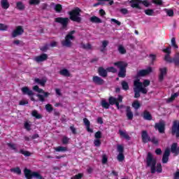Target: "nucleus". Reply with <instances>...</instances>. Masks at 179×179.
Segmentation results:
<instances>
[{
  "mask_svg": "<svg viewBox=\"0 0 179 179\" xmlns=\"http://www.w3.org/2000/svg\"><path fill=\"white\" fill-rule=\"evenodd\" d=\"M69 18L58 17L55 19L56 23L62 24V30H68V25L70 20L72 22H76V23H80L82 22V17H80V8H76L69 13ZM70 19V20H69Z\"/></svg>",
  "mask_w": 179,
  "mask_h": 179,
  "instance_id": "nucleus-1",
  "label": "nucleus"
},
{
  "mask_svg": "<svg viewBox=\"0 0 179 179\" xmlns=\"http://www.w3.org/2000/svg\"><path fill=\"white\" fill-rule=\"evenodd\" d=\"M115 66H117L119 69V73L117 74L118 78H125L127 76V67L128 66V63L124 61H118L113 63Z\"/></svg>",
  "mask_w": 179,
  "mask_h": 179,
  "instance_id": "nucleus-2",
  "label": "nucleus"
},
{
  "mask_svg": "<svg viewBox=\"0 0 179 179\" xmlns=\"http://www.w3.org/2000/svg\"><path fill=\"white\" fill-rule=\"evenodd\" d=\"M145 159L146 166L150 167L151 174H155V173H156V164L157 161L153 157V154H152V152H148Z\"/></svg>",
  "mask_w": 179,
  "mask_h": 179,
  "instance_id": "nucleus-3",
  "label": "nucleus"
},
{
  "mask_svg": "<svg viewBox=\"0 0 179 179\" xmlns=\"http://www.w3.org/2000/svg\"><path fill=\"white\" fill-rule=\"evenodd\" d=\"M76 31H70L68 34L66 35L64 40L62 41V47H66L67 48H71L72 47V41L75 40V34Z\"/></svg>",
  "mask_w": 179,
  "mask_h": 179,
  "instance_id": "nucleus-4",
  "label": "nucleus"
},
{
  "mask_svg": "<svg viewBox=\"0 0 179 179\" xmlns=\"http://www.w3.org/2000/svg\"><path fill=\"white\" fill-rule=\"evenodd\" d=\"M24 174L27 179H44L38 172L31 171V170L27 169V168L24 169Z\"/></svg>",
  "mask_w": 179,
  "mask_h": 179,
  "instance_id": "nucleus-5",
  "label": "nucleus"
},
{
  "mask_svg": "<svg viewBox=\"0 0 179 179\" xmlns=\"http://www.w3.org/2000/svg\"><path fill=\"white\" fill-rule=\"evenodd\" d=\"M152 67L149 66L146 69H142L140 70L137 74L135 76L136 80H138V82H141V77L146 76L147 75H149V73H152Z\"/></svg>",
  "mask_w": 179,
  "mask_h": 179,
  "instance_id": "nucleus-6",
  "label": "nucleus"
},
{
  "mask_svg": "<svg viewBox=\"0 0 179 179\" xmlns=\"http://www.w3.org/2000/svg\"><path fill=\"white\" fill-rule=\"evenodd\" d=\"M134 87H137L141 93L143 94H148V89L146 87H143V84L142 82H139L138 80L134 81Z\"/></svg>",
  "mask_w": 179,
  "mask_h": 179,
  "instance_id": "nucleus-7",
  "label": "nucleus"
},
{
  "mask_svg": "<svg viewBox=\"0 0 179 179\" xmlns=\"http://www.w3.org/2000/svg\"><path fill=\"white\" fill-rule=\"evenodd\" d=\"M118 155L117 159L118 162H124L125 160V156L124 155V146L122 145H117Z\"/></svg>",
  "mask_w": 179,
  "mask_h": 179,
  "instance_id": "nucleus-8",
  "label": "nucleus"
},
{
  "mask_svg": "<svg viewBox=\"0 0 179 179\" xmlns=\"http://www.w3.org/2000/svg\"><path fill=\"white\" fill-rule=\"evenodd\" d=\"M24 33V29L23 27L19 25L17 26L15 29L12 33V37L15 38V37H17V36H22Z\"/></svg>",
  "mask_w": 179,
  "mask_h": 179,
  "instance_id": "nucleus-9",
  "label": "nucleus"
},
{
  "mask_svg": "<svg viewBox=\"0 0 179 179\" xmlns=\"http://www.w3.org/2000/svg\"><path fill=\"white\" fill-rule=\"evenodd\" d=\"M155 128L159 131V134H164V131H166V124L164 122L155 123Z\"/></svg>",
  "mask_w": 179,
  "mask_h": 179,
  "instance_id": "nucleus-10",
  "label": "nucleus"
},
{
  "mask_svg": "<svg viewBox=\"0 0 179 179\" xmlns=\"http://www.w3.org/2000/svg\"><path fill=\"white\" fill-rule=\"evenodd\" d=\"M159 74L158 76L159 82L162 83L164 80V76L167 75V67L160 68L159 69Z\"/></svg>",
  "mask_w": 179,
  "mask_h": 179,
  "instance_id": "nucleus-11",
  "label": "nucleus"
},
{
  "mask_svg": "<svg viewBox=\"0 0 179 179\" xmlns=\"http://www.w3.org/2000/svg\"><path fill=\"white\" fill-rule=\"evenodd\" d=\"M172 135H176V138H179V122H174L171 128Z\"/></svg>",
  "mask_w": 179,
  "mask_h": 179,
  "instance_id": "nucleus-12",
  "label": "nucleus"
},
{
  "mask_svg": "<svg viewBox=\"0 0 179 179\" xmlns=\"http://www.w3.org/2000/svg\"><path fill=\"white\" fill-rule=\"evenodd\" d=\"M48 59V55L45 53H43L39 56H36L34 58V61H36V62H38V64H39V62H44V61H47Z\"/></svg>",
  "mask_w": 179,
  "mask_h": 179,
  "instance_id": "nucleus-13",
  "label": "nucleus"
},
{
  "mask_svg": "<svg viewBox=\"0 0 179 179\" xmlns=\"http://www.w3.org/2000/svg\"><path fill=\"white\" fill-rule=\"evenodd\" d=\"M141 139L143 143H148L150 142V136L148 134V131L146 130H143L141 132Z\"/></svg>",
  "mask_w": 179,
  "mask_h": 179,
  "instance_id": "nucleus-14",
  "label": "nucleus"
},
{
  "mask_svg": "<svg viewBox=\"0 0 179 179\" xmlns=\"http://www.w3.org/2000/svg\"><path fill=\"white\" fill-rule=\"evenodd\" d=\"M141 117H143V120H145V121H152L153 120V116H152L150 112L148 111L147 110L143 112Z\"/></svg>",
  "mask_w": 179,
  "mask_h": 179,
  "instance_id": "nucleus-15",
  "label": "nucleus"
},
{
  "mask_svg": "<svg viewBox=\"0 0 179 179\" xmlns=\"http://www.w3.org/2000/svg\"><path fill=\"white\" fill-rule=\"evenodd\" d=\"M92 82L98 86H101L104 85V80L97 76H94L92 77Z\"/></svg>",
  "mask_w": 179,
  "mask_h": 179,
  "instance_id": "nucleus-16",
  "label": "nucleus"
},
{
  "mask_svg": "<svg viewBox=\"0 0 179 179\" xmlns=\"http://www.w3.org/2000/svg\"><path fill=\"white\" fill-rule=\"evenodd\" d=\"M141 2H142V0H131L130 1L131 6V8H136V9H142V7H141Z\"/></svg>",
  "mask_w": 179,
  "mask_h": 179,
  "instance_id": "nucleus-17",
  "label": "nucleus"
},
{
  "mask_svg": "<svg viewBox=\"0 0 179 179\" xmlns=\"http://www.w3.org/2000/svg\"><path fill=\"white\" fill-rule=\"evenodd\" d=\"M170 150L166 148L162 156V163L166 164L169 162V157H170Z\"/></svg>",
  "mask_w": 179,
  "mask_h": 179,
  "instance_id": "nucleus-18",
  "label": "nucleus"
},
{
  "mask_svg": "<svg viewBox=\"0 0 179 179\" xmlns=\"http://www.w3.org/2000/svg\"><path fill=\"white\" fill-rule=\"evenodd\" d=\"M108 72L107 69H105L103 67H99L98 69V73L101 78H107L108 75Z\"/></svg>",
  "mask_w": 179,
  "mask_h": 179,
  "instance_id": "nucleus-19",
  "label": "nucleus"
},
{
  "mask_svg": "<svg viewBox=\"0 0 179 179\" xmlns=\"http://www.w3.org/2000/svg\"><path fill=\"white\" fill-rule=\"evenodd\" d=\"M22 92V94L24 95H27V96H33L34 94V93L33 92V91L30 89H29V87H23L21 89Z\"/></svg>",
  "mask_w": 179,
  "mask_h": 179,
  "instance_id": "nucleus-20",
  "label": "nucleus"
},
{
  "mask_svg": "<svg viewBox=\"0 0 179 179\" xmlns=\"http://www.w3.org/2000/svg\"><path fill=\"white\" fill-rule=\"evenodd\" d=\"M126 116L128 120L130 121L134 120V113H132V110H131V106H127L126 107Z\"/></svg>",
  "mask_w": 179,
  "mask_h": 179,
  "instance_id": "nucleus-21",
  "label": "nucleus"
},
{
  "mask_svg": "<svg viewBox=\"0 0 179 179\" xmlns=\"http://www.w3.org/2000/svg\"><path fill=\"white\" fill-rule=\"evenodd\" d=\"M178 146V144H177V143H173L171 147V152L172 153H175L176 155H179V147Z\"/></svg>",
  "mask_w": 179,
  "mask_h": 179,
  "instance_id": "nucleus-22",
  "label": "nucleus"
},
{
  "mask_svg": "<svg viewBox=\"0 0 179 179\" xmlns=\"http://www.w3.org/2000/svg\"><path fill=\"white\" fill-rule=\"evenodd\" d=\"M83 122L86 127V129L87 131V132H90L91 134H92L93 130L92 129H90V121H89V120L86 117H85L83 119Z\"/></svg>",
  "mask_w": 179,
  "mask_h": 179,
  "instance_id": "nucleus-23",
  "label": "nucleus"
},
{
  "mask_svg": "<svg viewBox=\"0 0 179 179\" xmlns=\"http://www.w3.org/2000/svg\"><path fill=\"white\" fill-rule=\"evenodd\" d=\"M43 95L38 94L37 97L39 99V101H41L42 103L45 101V99L44 97H48L50 94L49 92L43 91V93H42Z\"/></svg>",
  "mask_w": 179,
  "mask_h": 179,
  "instance_id": "nucleus-24",
  "label": "nucleus"
},
{
  "mask_svg": "<svg viewBox=\"0 0 179 179\" xmlns=\"http://www.w3.org/2000/svg\"><path fill=\"white\" fill-rule=\"evenodd\" d=\"M1 8L3 9H9V6H10V4H9V1L8 0H1Z\"/></svg>",
  "mask_w": 179,
  "mask_h": 179,
  "instance_id": "nucleus-25",
  "label": "nucleus"
},
{
  "mask_svg": "<svg viewBox=\"0 0 179 179\" xmlns=\"http://www.w3.org/2000/svg\"><path fill=\"white\" fill-rule=\"evenodd\" d=\"M119 134L120 136H122V138H124V139H127V141H131V137L128 134H127V131H123L122 130H119Z\"/></svg>",
  "mask_w": 179,
  "mask_h": 179,
  "instance_id": "nucleus-26",
  "label": "nucleus"
},
{
  "mask_svg": "<svg viewBox=\"0 0 179 179\" xmlns=\"http://www.w3.org/2000/svg\"><path fill=\"white\" fill-rule=\"evenodd\" d=\"M90 22L92 23H102L103 21L99 17L94 15L90 18Z\"/></svg>",
  "mask_w": 179,
  "mask_h": 179,
  "instance_id": "nucleus-27",
  "label": "nucleus"
},
{
  "mask_svg": "<svg viewBox=\"0 0 179 179\" xmlns=\"http://www.w3.org/2000/svg\"><path fill=\"white\" fill-rule=\"evenodd\" d=\"M59 74L62 75V76H66V78H69L71 76V73L68 69H64L59 71Z\"/></svg>",
  "mask_w": 179,
  "mask_h": 179,
  "instance_id": "nucleus-28",
  "label": "nucleus"
},
{
  "mask_svg": "<svg viewBox=\"0 0 179 179\" xmlns=\"http://www.w3.org/2000/svg\"><path fill=\"white\" fill-rule=\"evenodd\" d=\"M80 47L83 50H92V45L90 43L85 44L83 42H82L80 44Z\"/></svg>",
  "mask_w": 179,
  "mask_h": 179,
  "instance_id": "nucleus-29",
  "label": "nucleus"
},
{
  "mask_svg": "<svg viewBox=\"0 0 179 179\" xmlns=\"http://www.w3.org/2000/svg\"><path fill=\"white\" fill-rule=\"evenodd\" d=\"M117 51H119L120 54H121L122 55L127 54V50L125 49V48H124L122 45H119L117 48Z\"/></svg>",
  "mask_w": 179,
  "mask_h": 179,
  "instance_id": "nucleus-30",
  "label": "nucleus"
},
{
  "mask_svg": "<svg viewBox=\"0 0 179 179\" xmlns=\"http://www.w3.org/2000/svg\"><path fill=\"white\" fill-rule=\"evenodd\" d=\"M35 82L36 83H38V85H41V86H45V83H47V80H41L40 78H36L35 79Z\"/></svg>",
  "mask_w": 179,
  "mask_h": 179,
  "instance_id": "nucleus-31",
  "label": "nucleus"
},
{
  "mask_svg": "<svg viewBox=\"0 0 179 179\" xmlns=\"http://www.w3.org/2000/svg\"><path fill=\"white\" fill-rule=\"evenodd\" d=\"M7 146H8V148H10V149H11V150H14V152H15V153H17L19 152V150L16 148V144H15V143H8Z\"/></svg>",
  "mask_w": 179,
  "mask_h": 179,
  "instance_id": "nucleus-32",
  "label": "nucleus"
},
{
  "mask_svg": "<svg viewBox=\"0 0 179 179\" xmlns=\"http://www.w3.org/2000/svg\"><path fill=\"white\" fill-rule=\"evenodd\" d=\"M32 116L36 118V120H41L43 118V115H41L36 110L32 111Z\"/></svg>",
  "mask_w": 179,
  "mask_h": 179,
  "instance_id": "nucleus-33",
  "label": "nucleus"
},
{
  "mask_svg": "<svg viewBox=\"0 0 179 179\" xmlns=\"http://www.w3.org/2000/svg\"><path fill=\"white\" fill-rule=\"evenodd\" d=\"M132 108H134L135 110H138V108H141V103H139V101L136 100L134 101L132 104Z\"/></svg>",
  "mask_w": 179,
  "mask_h": 179,
  "instance_id": "nucleus-34",
  "label": "nucleus"
},
{
  "mask_svg": "<svg viewBox=\"0 0 179 179\" xmlns=\"http://www.w3.org/2000/svg\"><path fill=\"white\" fill-rule=\"evenodd\" d=\"M101 105L103 107V108H106V110H108V108H110V102H107L106 101V99H103L101 102Z\"/></svg>",
  "mask_w": 179,
  "mask_h": 179,
  "instance_id": "nucleus-35",
  "label": "nucleus"
},
{
  "mask_svg": "<svg viewBox=\"0 0 179 179\" xmlns=\"http://www.w3.org/2000/svg\"><path fill=\"white\" fill-rule=\"evenodd\" d=\"M134 99H139V97H141V91H139V89L135 87L134 88Z\"/></svg>",
  "mask_w": 179,
  "mask_h": 179,
  "instance_id": "nucleus-36",
  "label": "nucleus"
},
{
  "mask_svg": "<svg viewBox=\"0 0 179 179\" xmlns=\"http://www.w3.org/2000/svg\"><path fill=\"white\" fill-rule=\"evenodd\" d=\"M55 10L56 13H61L62 12V5L57 3L55 6Z\"/></svg>",
  "mask_w": 179,
  "mask_h": 179,
  "instance_id": "nucleus-37",
  "label": "nucleus"
},
{
  "mask_svg": "<svg viewBox=\"0 0 179 179\" xmlns=\"http://www.w3.org/2000/svg\"><path fill=\"white\" fill-rule=\"evenodd\" d=\"M55 152H66L68 150V148L66 147H62V146H58L57 148H55Z\"/></svg>",
  "mask_w": 179,
  "mask_h": 179,
  "instance_id": "nucleus-38",
  "label": "nucleus"
},
{
  "mask_svg": "<svg viewBox=\"0 0 179 179\" xmlns=\"http://www.w3.org/2000/svg\"><path fill=\"white\" fill-rule=\"evenodd\" d=\"M121 85L123 90H129V85L127 81H122Z\"/></svg>",
  "mask_w": 179,
  "mask_h": 179,
  "instance_id": "nucleus-39",
  "label": "nucleus"
},
{
  "mask_svg": "<svg viewBox=\"0 0 179 179\" xmlns=\"http://www.w3.org/2000/svg\"><path fill=\"white\" fill-rule=\"evenodd\" d=\"M164 59L166 62H169V64H173V58H171L170 55H165Z\"/></svg>",
  "mask_w": 179,
  "mask_h": 179,
  "instance_id": "nucleus-40",
  "label": "nucleus"
},
{
  "mask_svg": "<svg viewBox=\"0 0 179 179\" xmlns=\"http://www.w3.org/2000/svg\"><path fill=\"white\" fill-rule=\"evenodd\" d=\"M16 6H17V9H18V10H24V5L22 1L17 2Z\"/></svg>",
  "mask_w": 179,
  "mask_h": 179,
  "instance_id": "nucleus-41",
  "label": "nucleus"
},
{
  "mask_svg": "<svg viewBox=\"0 0 179 179\" xmlns=\"http://www.w3.org/2000/svg\"><path fill=\"white\" fill-rule=\"evenodd\" d=\"M70 138H68L66 136H64L62 138V143L63 145H68L69 143Z\"/></svg>",
  "mask_w": 179,
  "mask_h": 179,
  "instance_id": "nucleus-42",
  "label": "nucleus"
},
{
  "mask_svg": "<svg viewBox=\"0 0 179 179\" xmlns=\"http://www.w3.org/2000/svg\"><path fill=\"white\" fill-rule=\"evenodd\" d=\"M20 153H21V155H24V156L26 157H29V156H31V153H30V152L24 151L23 149L20 150Z\"/></svg>",
  "mask_w": 179,
  "mask_h": 179,
  "instance_id": "nucleus-43",
  "label": "nucleus"
},
{
  "mask_svg": "<svg viewBox=\"0 0 179 179\" xmlns=\"http://www.w3.org/2000/svg\"><path fill=\"white\" fill-rule=\"evenodd\" d=\"M45 110L48 113H52L54 108L52 107V105L48 103L45 105Z\"/></svg>",
  "mask_w": 179,
  "mask_h": 179,
  "instance_id": "nucleus-44",
  "label": "nucleus"
},
{
  "mask_svg": "<svg viewBox=\"0 0 179 179\" xmlns=\"http://www.w3.org/2000/svg\"><path fill=\"white\" fill-rule=\"evenodd\" d=\"M116 101H117V99L115 98L114 96H110L108 98V102L110 106H114Z\"/></svg>",
  "mask_w": 179,
  "mask_h": 179,
  "instance_id": "nucleus-45",
  "label": "nucleus"
},
{
  "mask_svg": "<svg viewBox=\"0 0 179 179\" xmlns=\"http://www.w3.org/2000/svg\"><path fill=\"white\" fill-rule=\"evenodd\" d=\"M163 52H164L165 55H170L171 54V46H169L165 49L162 50Z\"/></svg>",
  "mask_w": 179,
  "mask_h": 179,
  "instance_id": "nucleus-46",
  "label": "nucleus"
},
{
  "mask_svg": "<svg viewBox=\"0 0 179 179\" xmlns=\"http://www.w3.org/2000/svg\"><path fill=\"white\" fill-rule=\"evenodd\" d=\"M10 171H12V173H15L16 174L18 175L22 174V170H20V168L19 167L11 169Z\"/></svg>",
  "mask_w": 179,
  "mask_h": 179,
  "instance_id": "nucleus-47",
  "label": "nucleus"
},
{
  "mask_svg": "<svg viewBox=\"0 0 179 179\" xmlns=\"http://www.w3.org/2000/svg\"><path fill=\"white\" fill-rule=\"evenodd\" d=\"M165 10L166 12V15L170 17H173V16H174V10L171 9H165Z\"/></svg>",
  "mask_w": 179,
  "mask_h": 179,
  "instance_id": "nucleus-48",
  "label": "nucleus"
},
{
  "mask_svg": "<svg viewBox=\"0 0 179 179\" xmlns=\"http://www.w3.org/2000/svg\"><path fill=\"white\" fill-rule=\"evenodd\" d=\"M171 45L175 48V50H177L178 48V45H177V43L176 42V38H171Z\"/></svg>",
  "mask_w": 179,
  "mask_h": 179,
  "instance_id": "nucleus-49",
  "label": "nucleus"
},
{
  "mask_svg": "<svg viewBox=\"0 0 179 179\" xmlns=\"http://www.w3.org/2000/svg\"><path fill=\"white\" fill-rule=\"evenodd\" d=\"M145 13L148 16H152L153 14L155 13V11L153 10V9H147L145 10Z\"/></svg>",
  "mask_w": 179,
  "mask_h": 179,
  "instance_id": "nucleus-50",
  "label": "nucleus"
},
{
  "mask_svg": "<svg viewBox=\"0 0 179 179\" xmlns=\"http://www.w3.org/2000/svg\"><path fill=\"white\" fill-rule=\"evenodd\" d=\"M106 71H108V72H111L112 73H117V69L114 66L108 67Z\"/></svg>",
  "mask_w": 179,
  "mask_h": 179,
  "instance_id": "nucleus-51",
  "label": "nucleus"
},
{
  "mask_svg": "<svg viewBox=\"0 0 179 179\" xmlns=\"http://www.w3.org/2000/svg\"><path fill=\"white\" fill-rule=\"evenodd\" d=\"M24 128L27 129V131H31V124L27 122H25L24 124Z\"/></svg>",
  "mask_w": 179,
  "mask_h": 179,
  "instance_id": "nucleus-52",
  "label": "nucleus"
},
{
  "mask_svg": "<svg viewBox=\"0 0 179 179\" xmlns=\"http://www.w3.org/2000/svg\"><path fill=\"white\" fill-rule=\"evenodd\" d=\"M94 146H96V148H99V146L101 145V141H100V139H99V138H96V139L94 141Z\"/></svg>",
  "mask_w": 179,
  "mask_h": 179,
  "instance_id": "nucleus-53",
  "label": "nucleus"
},
{
  "mask_svg": "<svg viewBox=\"0 0 179 179\" xmlns=\"http://www.w3.org/2000/svg\"><path fill=\"white\" fill-rule=\"evenodd\" d=\"M8 30V25L0 23V31H6Z\"/></svg>",
  "mask_w": 179,
  "mask_h": 179,
  "instance_id": "nucleus-54",
  "label": "nucleus"
},
{
  "mask_svg": "<svg viewBox=\"0 0 179 179\" xmlns=\"http://www.w3.org/2000/svg\"><path fill=\"white\" fill-rule=\"evenodd\" d=\"M156 171H157V173H162V171H163V168L162 167V164L159 163L157 164Z\"/></svg>",
  "mask_w": 179,
  "mask_h": 179,
  "instance_id": "nucleus-55",
  "label": "nucleus"
},
{
  "mask_svg": "<svg viewBox=\"0 0 179 179\" xmlns=\"http://www.w3.org/2000/svg\"><path fill=\"white\" fill-rule=\"evenodd\" d=\"M178 97V93H174L171 94V97L169 99V101H173V100H176V98Z\"/></svg>",
  "mask_w": 179,
  "mask_h": 179,
  "instance_id": "nucleus-56",
  "label": "nucleus"
},
{
  "mask_svg": "<svg viewBox=\"0 0 179 179\" xmlns=\"http://www.w3.org/2000/svg\"><path fill=\"white\" fill-rule=\"evenodd\" d=\"M152 3H155V5H158L159 6H161V5H163V0H152Z\"/></svg>",
  "mask_w": 179,
  "mask_h": 179,
  "instance_id": "nucleus-57",
  "label": "nucleus"
},
{
  "mask_svg": "<svg viewBox=\"0 0 179 179\" xmlns=\"http://www.w3.org/2000/svg\"><path fill=\"white\" fill-rule=\"evenodd\" d=\"M48 47H49V45L45 44L44 46L41 47L40 50L41 51H43V52H47V51H48Z\"/></svg>",
  "mask_w": 179,
  "mask_h": 179,
  "instance_id": "nucleus-58",
  "label": "nucleus"
},
{
  "mask_svg": "<svg viewBox=\"0 0 179 179\" xmlns=\"http://www.w3.org/2000/svg\"><path fill=\"white\" fill-rule=\"evenodd\" d=\"M141 3H142V5L145 6V8H149V6H150V3H149V1H148V0H144V1L141 0Z\"/></svg>",
  "mask_w": 179,
  "mask_h": 179,
  "instance_id": "nucleus-59",
  "label": "nucleus"
},
{
  "mask_svg": "<svg viewBox=\"0 0 179 179\" xmlns=\"http://www.w3.org/2000/svg\"><path fill=\"white\" fill-rule=\"evenodd\" d=\"M94 138L96 139H101V131H98L94 134Z\"/></svg>",
  "mask_w": 179,
  "mask_h": 179,
  "instance_id": "nucleus-60",
  "label": "nucleus"
},
{
  "mask_svg": "<svg viewBox=\"0 0 179 179\" xmlns=\"http://www.w3.org/2000/svg\"><path fill=\"white\" fill-rule=\"evenodd\" d=\"M143 86L144 87H148L150 85V80H144L143 82L142 83Z\"/></svg>",
  "mask_w": 179,
  "mask_h": 179,
  "instance_id": "nucleus-61",
  "label": "nucleus"
},
{
  "mask_svg": "<svg viewBox=\"0 0 179 179\" xmlns=\"http://www.w3.org/2000/svg\"><path fill=\"white\" fill-rule=\"evenodd\" d=\"M83 177V173H78L77 175L73 176L71 179H82Z\"/></svg>",
  "mask_w": 179,
  "mask_h": 179,
  "instance_id": "nucleus-62",
  "label": "nucleus"
},
{
  "mask_svg": "<svg viewBox=\"0 0 179 179\" xmlns=\"http://www.w3.org/2000/svg\"><path fill=\"white\" fill-rule=\"evenodd\" d=\"M40 0H29V5H38Z\"/></svg>",
  "mask_w": 179,
  "mask_h": 179,
  "instance_id": "nucleus-63",
  "label": "nucleus"
},
{
  "mask_svg": "<svg viewBox=\"0 0 179 179\" xmlns=\"http://www.w3.org/2000/svg\"><path fill=\"white\" fill-rule=\"evenodd\" d=\"M107 162H108V158L107 157V155H103L102 156V164H106V163H107Z\"/></svg>",
  "mask_w": 179,
  "mask_h": 179,
  "instance_id": "nucleus-64",
  "label": "nucleus"
}]
</instances>
